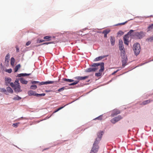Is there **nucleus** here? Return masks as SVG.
Returning a JSON list of instances; mask_svg holds the SVG:
<instances>
[{
	"instance_id": "f257e3e1",
	"label": "nucleus",
	"mask_w": 153,
	"mask_h": 153,
	"mask_svg": "<svg viewBox=\"0 0 153 153\" xmlns=\"http://www.w3.org/2000/svg\"><path fill=\"white\" fill-rule=\"evenodd\" d=\"M91 67L88 68L86 69L87 72H91L95 71L97 70L99 68L100 69L99 70V73H96L95 75L96 76H101L102 72L104 70V63L101 62L99 63H93L91 66Z\"/></svg>"
},
{
	"instance_id": "f03ea898",
	"label": "nucleus",
	"mask_w": 153,
	"mask_h": 153,
	"mask_svg": "<svg viewBox=\"0 0 153 153\" xmlns=\"http://www.w3.org/2000/svg\"><path fill=\"white\" fill-rule=\"evenodd\" d=\"M103 132L100 131L97 133V137L96 138L94 142L90 153H97V152L99 148L98 144L102 137Z\"/></svg>"
},
{
	"instance_id": "7ed1b4c3",
	"label": "nucleus",
	"mask_w": 153,
	"mask_h": 153,
	"mask_svg": "<svg viewBox=\"0 0 153 153\" xmlns=\"http://www.w3.org/2000/svg\"><path fill=\"white\" fill-rule=\"evenodd\" d=\"M88 76H77L74 77L73 79H68L63 78L62 80L63 81L68 82H71L69 84L70 85H74L77 84L80 80H85L88 77Z\"/></svg>"
},
{
	"instance_id": "20e7f679",
	"label": "nucleus",
	"mask_w": 153,
	"mask_h": 153,
	"mask_svg": "<svg viewBox=\"0 0 153 153\" xmlns=\"http://www.w3.org/2000/svg\"><path fill=\"white\" fill-rule=\"evenodd\" d=\"M56 82L53 81H48L45 82H41L35 81H31V83L32 84H36L39 85L48 84H56Z\"/></svg>"
},
{
	"instance_id": "39448f33",
	"label": "nucleus",
	"mask_w": 153,
	"mask_h": 153,
	"mask_svg": "<svg viewBox=\"0 0 153 153\" xmlns=\"http://www.w3.org/2000/svg\"><path fill=\"white\" fill-rule=\"evenodd\" d=\"M133 49L136 55L139 54L140 51V45L137 43L134 44L133 45Z\"/></svg>"
},
{
	"instance_id": "423d86ee",
	"label": "nucleus",
	"mask_w": 153,
	"mask_h": 153,
	"mask_svg": "<svg viewBox=\"0 0 153 153\" xmlns=\"http://www.w3.org/2000/svg\"><path fill=\"white\" fill-rule=\"evenodd\" d=\"M121 56L122 59V66L124 67L127 65L128 61L127 57L126 55V53H122V54H121Z\"/></svg>"
},
{
	"instance_id": "0eeeda50",
	"label": "nucleus",
	"mask_w": 153,
	"mask_h": 153,
	"mask_svg": "<svg viewBox=\"0 0 153 153\" xmlns=\"http://www.w3.org/2000/svg\"><path fill=\"white\" fill-rule=\"evenodd\" d=\"M119 50L121 51V54L122 53H126L123 42L121 40H120L119 41Z\"/></svg>"
},
{
	"instance_id": "6e6552de",
	"label": "nucleus",
	"mask_w": 153,
	"mask_h": 153,
	"mask_svg": "<svg viewBox=\"0 0 153 153\" xmlns=\"http://www.w3.org/2000/svg\"><path fill=\"white\" fill-rule=\"evenodd\" d=\"M28 95L29 96L34 95L38 97L44 96L45 95V93H43L42 94L35 93H34V92L32 91H29L28 92Z\"/></svg>"
},
{
	"instance_id": "1a4fd4ad",
	"label": "nucleus",
	"mask_w": 153,
	"mask_h": 153,
	"mask_svg": "<svg viewBox=\"0 0 153 153\" xmlns=\"http://www.w3.org/2000/svg\"><path fill=\"white\" fill-rule=\"evenodd\" d=\"M11 79L10 78H7L5 79V83L6 85H9L10 86H15L13 82H11Z\"/></svg>"
},
{
	"instance_id": "9d476101",
	"label": "nucleus",
	"mask_w": 153,
	"mask_h": 153,
	"mask_svg": "<svg viewBox=\"0 0 153 153\" xmlns=\"http://www.w3.org/2000/svg\"><path fill=\"white\" fill-rule=\"evenodd\" d=\"M122 119V117L120 115H119L117 117H114L111 120V121L112 123L114 124L116 122H118Z\"/></svg>"
},
{
	"instance_id": "9b49d317",
	"label": "nucleus",
	"mask_w": 153,
	"mask_h": 153,
	"mask_svg": "<svg viewBox=\"0 0 153 153\" xmlns=\"http://www.w3.org/2000/svg\"><path fill=\"white\" fill-rule=\"evenodd\" d=\"M129 36L127 34H126L123 37V40L124 44L125 45H128L129 43Z\"/></svg>"
},
{
	"instance_id": "f8f14e48",
	"label": "nucleus",
	"mask_w": 153,
	"mask_h": 153,
	"mask_svg": "<svg viewBox=\"0 0 153 153\" xmlns=\"http://www.w3.org/2000/svg\"><path fill=\"white\" fill-rule=\"evenodd\" d=\"M120 112L119 110L117 109H114L112 111L111 116L112 117H114L115 116L117 115L120 114Z\"/></svg>"
},
{
	"instance_id": "ddd939ff",
	"label": "nucleus",
	"mask_w": 153,
	"mask_h": 153,
	"mask_svg": "<svg viewBox=\"0 0 153 153\" xmlns=\"http://www.w3.org/2000/svg\"><path fill=\"white\" fill-rule=\"evenodd\" d=\"M135 36H137L139 39L141 38L143 36V33L142 32H135L134 33Z\"/></svg>"
},
{
	"instance_id": "4468645a",
	"label": "nucleus",
	"mask_w": 153,
	"mask_h": 153,
	"mask_svg": "<svg viewBox=\"0 0 153 153\" xmlns=\"http://www.w3.org/2000/svg\"><path fill=\"white\" fill-rule=\"evenodd\" d=\"M15 91L16 92H19L22 91L20 87H12Z\"/></svg>"
},
{
	"instance_id": "2eb2a0df",
	"label": "nucleus",
	"mask_w": 153,
	"mask_h": 153,
	"mask_svg": "<svg viewBox=\"0 0 153 153\" xmlns=\"http://www.w3.org/2000/svg\"><path fill=\"white\" fill-rule=\"evenodd\" d=\"M135 32H134V31L132 30H131L127 34V35L130 36H134Z\"/></svg>"
},
{
	"instance_id": "dca6fc26",
	"label": "nucleus",
	"mask_w": 153,
	"mask_h": 153,
	"mask_svg": "<svg viewBox=\"0 0 153 153\" xmlns=\"http://www.w3.org/2000/svg\"><path fill=\"white\" fill-rule=\"evenodd\" d=\"M110 40L111 45H114L115 42V40L114 37L111 36L110 38Z\"/></svg>"
},
{
	"instance_id": "f3484780",
	"label": "nucleus",
	"mask_w": 153,
	"mask_h": 153,
	"mask_svg": "<svg viewBox=\"0 0 153 153\" xmlns=\"http://www.w3.org/2000/svg\"><path fill=\"white\" fill-rule=\"evenodd\" d=\"M105 57V56H101L95 58L94 60V61H97L101 60Z\"/></svg>"
},
{
	"instance_id": "a211bd4d",
	"label": "nucleus",
	"mask_w": 153,
	"mask_h": 153,
	"mask_svg": "<svg viewBox=\"0 0 153 153\" xmlns=\"http://www.w3.org/2000/svg\"><path fill=\"white\" fill-rule=\"evenodd\" d=\"M30 75V74H18L17 76L19 77H21V76H29V75Z\"/></svg>"
},
{
	"instance_id": "6ab92c4d",
	"label": "nucleus",
	"mask_w": 153,
	"mask_h": 153,
	"mask_svg": "<svg viewBox=\"0 0 153 153\" xmlns=\"http://www.w3.org/2000/svg\"><path fill=\"white\" fill-rule=\"evenodd\" d=\"M20 82L22 84H27V82L26 81L24 78H21L19 79Z\"/></svg>"
},
{
	"instance_id": "aec40b11",
	"label": "nucleus",
	"mask_w": 153,
	"mask_h": 153,
	"mask_svg": "<svg viewBox=\"0 0 153 153\" xmlns=\"http://www.w3.org/2000/svg\"><path fill=\"white\" fill-rule=\"evenodd\" d=\"M21 65L20 64H18L15 66L14 68V72H15L17 71L20 68Z\"/></svg>"
},
{
	"instance_id": "412c9836",
	"label": "nucleus",
	"mask_w": 153,
	"mask_h": 153,
	"mask_svg": "<svg viewBox=\"0 0 153 153\" xmlns=\"http://www.w3.org/2000/svg\"><path fill=\"white\" fill-rule=\"evenodd\" d=\"M15 62V59L13 57H12L11 59L10 64L12 66H14Z\"/></svg>"
},
{
	"instance_id": "4be33fe9",
	"label": "nucleus",
	"mask_w": 153,
	"mask_h": 153,
	"mask_svg": "<svg viewBox=\"0 0 153 153\" xmlns=\"http://www.w3.org/2000/svg\"><path fill=\"white\" fill-rule=\"evenodd\" d=\"M151 100H149L144 101L142 102V104H143V105L147 104L151 102Z\"/></svg>"
},
{
	"instance_id": "5701e85b",
	"label": "nucleus",
	"mask_w": 153,
	"mask_h": 153,
	"mask_svg": "<svg viewBox=\"0 0 153 153\" xmlns=\"http://www.w3.org/2000/svg\"><path fill=\"white\" fill-rule=\"evenodd\" d=\"M7 89L8 92H9L10 93L12 94L13 92V89L10 87H7Z\"/></svg>"
},
{
	"instance_id": "b1692460",
	"label": "nucleus",
	"mask_w": 153,
	"mask_h": 153,
	"mask_svg": "<svg viewBox=\"0 0 153 153\" xmlns=\"http://www.w3.org/2000/svg\"><path fill=\"white\" fill-rule=\"evenodd\" d=\"M51 36H45L44 37V39L46 40L47 41H50L51 40Z\"/></svg>"
},
{
	"instance_id": "393cba45",
	"label": "nucleus",
	"mask_w": 153,
	"mask_h": 153,
	"mask_svg": "<svg viewBox=\"0 0 153 153\" xmlns=\"http://www.w3.org/2000/svg\"><path fill=\"white\" fill-rule=\"evenodd\" d=\"M148 29L149 30H153V24H152L148 27Z\"/></svg>"
},
{
	"instance_id": "a878e982",
	"label": "nucleus",
	"mask_w": 153,
	"mask_h": 153,
	"mask_svg": "<svg viewBox=\"0 0 153 153\" xmlns=\"http://www.w3.org/2000/svg\"><path fill=\"white\" fill-rule=\"evenodd\" d=\"M67 105H65L64 106H62V107H60L58 109H57L56 111H54L53 112V113H55L57 112L58 111H59V110H61V109H62V108H64L65 106H66Z\"/></svg>"
},
{
	"instance_id": "bb28decb",
	"label": "nucleus",
	"mask_w": 153,
	"mask_h": 153,
	"mask_svg": "<svg viewBox=\"0 0 153 153\" xmlns=\"http://www.w3.org/2000/svg\"><path fill=\"white\" fill-rule=\"evenodd\" d=\"M110 32V30H105L103 31L102 33L104 34H107Z\"/></svg>"
},
{
	"instance_id": "cd10ccee",
	"label": "nucleus",
	"mask_w": 153,
	"mask_h": 153,
	"mask_svg": "<svg viewBox=\"0 0 153 153\" xmlns=\"http://www.w3.org/2000/svg\"><path fill=\"white\" fill-rule=\"evenodd\" d=\"M21 99V98L18 96H17L16 97L13 98V99L15 100H19Z\"/></svg>"
},
{
	"instance_id": "c85d7f7f",
	"label": "nucleus",
	"mask_w": 153,
	"mask_h": 153,
	"mask_svg": "<svg viewBox=\"0 0 153 153\" xmlns=\"http://www.w3.org/2000/svg\"><path fill=\"white\" fill-rule=\"evenodd\" d=\"M147 39L148 41L151 42L153 41V35L150 37L148 38Z\"/></svg>"
},
{
	"instance_id": "c756f323",
	"label": "nucleus",
	"mask_w": 153,
	"mask_h": 153,
	"mask_svg": "<svg viewBox=\"0 0 153 153\" xmlns=\"http://www.w3.org/2000/svg\"><path fill=\"white\" fill-rule=\"evenodd\" d=\"M0 91L3 92H5V94H7V91H6V90L4 88H1L0 89Z\"/></svg>"
},
{
	"instance_id": "7c9ffc66",
	"label": "nucleus",
	"mask_w": 153,
	"mask_h": 153,
	"mask_svg": "<svg viewBox=\"0 0 153 153\" xmlns=\"http://www.w3.org/2000/svg\"><path fill=\"white\" fill-rule=\"evenodd\" d=\"M97 119L99 120H102V116L100 115L98 117H97L96 118L94 119V120H97Z\"/></svg>"
},
{
	"instance_id": "2f4dec72",
	"label": "nucleus",
	"mask_w": 153,
	"mask_h": 153,
	"mask_svg": "<svg viewBox=\"0 0 153 153\" xmlns=\"http://www.w3.org/2000/svg\"><path fill=\"white\" fill-rule=\"evenodd\" d=\"M124 33L122 31H119L117 33L118 35H123Z\"/></svg>"
},
{
	"instance_id": "473e14b6",
	"label": "nucleus",
	"mask_w": 153,
	"mask_h": 153,
	"mask_svg": "<svg viewBox=\"0 0 153 153\" xmlns=\"http://www.w3.org/2000/svg\"><path fill=\"white\" fill-rule=\"evenodd\" d=\"M9 58L10 54H9V53H8L5 57V59H7H7H9Z\"/></svg>"
},
{
	"instance_id": "72a5a7b5",
	"label": "nucleus",
	"mask_w": 153,
	"mask_h": 153,
	"mask_svg": "<svg viewBox=\"0 0 153 153\" xmlns=\"http://www.w3.org/2000/svg\"><path fill=\"white\" fill-rule=\"evenodd\" d=\"M15 84L17 85V86H19L18 80H16L15 82Z\"/></svg>"
},
{
	"instance_id": "f704fd0d",
	"label": "nucleus",
	"mask_w": 153,
	"mask_h": 153,
	"mask_svg": "<svg viewBox=\"0 0 153 153\" xmlns=\"http://www.w3.org/2000/svg\"><path fill=\"white\" fill-rule=\"evenodd\" d=\"M127 21H126L125 22L122 23H118L117 24V25H125L126 23L127 22Z\"/></svg>"
},
{
	"instance_id": "c9c22d12",
	"label": "nucleus",
	"mask_w": 153,
	"mask_h": 153,
	"mask_svg": "<svg viewBox=\"0 0 153 153\" xmlns=\"http://www.w3.org/2000/svg\"><path fill=\"white\" fill-rule=\"evenodd\" d=\"M9 62V59H5V63L6 64V65H8V63Z\"/></svg>"
},
{
	"instance_id": "e433bc0d",
	"label": "nucleus",
	"mask_w": 153,
	"mask_h": 153,
	"mask_svg": "<svg viewBox=\"0 0 153 153\" xmlns=\"http://www.w3.org/2000/svg\"><path fill=\"white\" fill-rule=\"evenodd\" d=\"M6 71L9 73H11V72L12 71V70L10 68L9 69L7 70Z\"/></svg>"
},
{
	"instance_id": "4c0bfd02",
	"label": "nucleus",
	"mask_w": 153,
	"mask_h": 153,
	"mask_svg": "<svg viewBox=\"0 0 153 153\" xmlns=\"http://www.w3.org/2000/svg\"><path fill=\"white\" fill-rule=\"evenodd\" d=\"M65 89L64 87H63L62 88L58 89V91H62Z\"/></svg>"
},
{
	"instance_id": "58836bf2",
	"label": "nucleus",
	"mask_w": 153,
	"mask_h": 153,
	"mask_svg": "<svg viewBox=\"0 0 153 153\" xmlns=\"http://www.w3.org/2000/svg\"><path fill=\"white\" fill-rule=\"evenodd\" d=\"M18 124L17 123H13V126L15 127H17L18 126Z\"/></svg>"
},
{
	"instance_id": "ea45409f",
	"label": "nucleus",
	"mask_w": 153,
	"mask_h": 153,
	"mask_svg": "<svg viewBox=\"0 0 153 153\" xmlns=\"http://www.w3.org/2000/svg\"><path fill=\"white\" fill-rule=\"evenodd\" d=\"M30 43H31L30 42L28 41V42H27L26 43V45L27 46H28V45H29L30 44Z\"/></svg>"
},
{
	"instance_id": "a19ab883",
	"label": "nucleus",
	"mask_w": 153,
	"mask_h": 153,
	"mask_svg": "<svg viewBox=\"0 0 153 153\" xmlns=\"http://www.w3.org/2000/svg\"><path fill=\"white\" fill-rule=\"evenodd\" d=\"M45 41L44 40H40L38 41V42L39 43Z\"/></svg>"
},
{
	"instance_id": "79ce46f5",
	"label": "nucleus",
	"mask_w": 153,
	"mask_h": 153,
	"mask_svg": "<svg viewBox=\"0 0 153 153\" xmlns=\"http://www.w3.org/2000/svg\"><path fill=\"white\" fill-rule=\"evenodd\" d=\"M51 43V42H45V43H43L42 44L43 45H48V44H50Z\"/></svg>"
},
{
	"instance_id": "37998d69",
	"label": "nucleus",
	"mask_w": 153,
	"mask_h": 153,
	"mask_svg": "<svg viewBox=\"0 0 153 153\" xmlns=\"http://www.w3.org/2000/svg\"><path fill=\"white\" fill-rule=\"evenodd\" d=\"M16 52H19V49L17 47H16Z\"/></svg>"
},
{
	"instance_id": "c03bdc74",
	"label": "nucleus",
	"mask_w": 153,
	"mask_h": 153,
	"mask_svg": "<svg viewBox=\"0 0 153 153\" xmlns=\"http://www.w3.org/2000/svg\"><path fill=\"white\" fill-rule=\"evenodd\" d=\"M118 70H117V71H114L112 74V75H113L114 74H115L118 71Z\"/></svg>"
},
{
	"instance_id": "a18cd8bd",
	"label": "nucleus",
	"mask_w": 153,
	"mask_h": 153,
	"mask_svg": "<svg viewBox=\"0 0 153 153\" xmlns=\"http://www.w3.org/2000/svg\"><path fill=\"white\" fill-rule=\"evenodd\" d=\"M85 36L86 37L88 38L89 37V34H87Z\"/></svg>"
},
{
	"instance_id": "49530a36",
	"label": "nucleus",
	"mask_w": 153,
	"mask_h": 153,
	"mask_svg": "<svg viewBox=\"0 0 153 153\" xmlns=\"http://www.w3.org/2000/svg\"><path fill=\"white\" fill-rule=\"evenodd\" d=\"M104 37L105 38L106 37H107V34H104Z\"/></svg>"
},
{
	"instance_id": "de8ad7c7",
	"label": "nucleus",
	"mask_w": 153,
	"mask_h": 153,
	"mask_svg": "<svg viewBox=\"0 0 153 153\" xmlns=\"http://www.w3.org/2000/svg\"><path fill=\"white\" fill-rule=\"evenodd\" d=\"M48 148H46V149H44L43 150V151H44V150H47L48 149Z\"/></svg>"
},
{
	"instance_id": "09e8293b",
	"label": "nucleus",
	"mask_w": 153,
	"mask_h": 153,
	"mask_svg": "<svg viewBox=\"0 0 153 153\" xmlns=\"http://www.w3.org/2000/svg\"><path fill=\"white\" fill-rule=\"evenodd\" d=\"M49 91H48V90H46V92H49Z\"/></svg>"
},
{
	"instance_id": "8fccbe9b",
	"label": "nucleus",
	"mask_w": 153,
	"mask_h": 153,
	"mask_svg": "<svg viewBox=\"0 0 153 153\" xmlns=\"http://www.w3.org/2000/svg\"><path fill=\"white\" fill-rule=\"evenodd\" d=\"M31 87V88H32V89H33V87Z\"/></svg>"
},
{
	"instance_id": "3c124183",
	"label": "nucleus",
	"mask_w": 153,
	"mask_h": 153,
	"mask_svg": "<svg viewBox=\"0 0 153 153\" xmlns=\"http://www.w3.org/2000/svg\"><path fill=\"white\" fill-rule=\"evenodd\" d=\"M31 86H36V85H32Z\"/></svg>"
},
{
	"instance_id": "603ef678",
	"label": "nucleus",
	"mask_w": 153,
	"mask_h": 153,
	"mask_svg": "<svg viewBox=\"0 0 153 153\" xmlns=\"http://www.w3.org/2000/svg\"><path fill=\"white\" fill-rule=\"evenodd\" d=\"M152 61H153V59L152 60Z\"/></svg>"
}]
</instances>
